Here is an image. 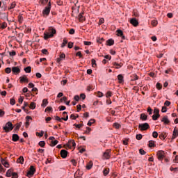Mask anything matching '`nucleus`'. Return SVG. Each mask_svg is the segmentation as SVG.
<instances>
[{"label":"nucleus","instance_id":"32","mask_svg":"<svg viewBox=\"0 0 178 178\" xmlns=\"http://www.w3.org/2000/svg\"><path fill=\"white\" fill-rule=\"evenodd\" d=\"M26 73H31V67L29 66L24 68Z\"/></svg>","mask_w":178,"mask_h":178},{"label":"nucleus","instance_id":"37","mask_svg":"<svg viewBox=\"0 0 178 178\" xmlns=\"http://www.w3.org/2000/svg\"><path fill=\"white\" fill-rule=\"evenodd\" d=\"M152 118L153 120H158L161 116H158V114H154Z\"/></svg>","mask_w":178,"mask_h":178},{"label":"nucleus","instance_id":"33","mask_svg":"<svg viewBox=\"0 0 178 178\" xmlns=\"http://www.w3.org/2000/svg\"><path fill=\"white\" fill-rule=\"evenodd\" d=\"M149 147L151 148L152 147H155V141L149 140Z\"/></svg>","mask_w":178,"mask_h":178},{"label":"nucleus","instance_id":"43","mask_svg":"<svg viewBox=\"0 0 178 178\" xmlns=\"http://www.w3.org/2000/svg\"><path fill=\"white\" fill-rule=\"evenodd\" d=\"M113 127H115V129H120V124L115 122L113 124Z\"/></svg>","mask_w":178,"mask_h":178},{"label":"nucleus","instance_id":"35","mask_svg":"<svg viewBox=\"0 0 178 178\" xmlns=\"http://www.w3.org/2000/svg\"><path fill=\"white\" fill-rule=\"evenodd\" d=\"M117 35H118V37H121L123 35V31L120 29L117 30Z\"/></svg>","mask_w":178,"mask_h":178},{"label":"nucleus","instance_id":"51","mask_svg":"<svg viewBox=\"0 0 178 178\" xmlns=\"http://www.w3.org/2000/svg\"><path fill=\"white\" fill-rule=\"evenodd\" d=\"M10 105H15V104H16V101L15 100V99H13V98L10 99Z\"/></svg>","mask_w":178,"mask_h":178},{"label":"nucleus","instance_id":"41","mask_svg":"<svg viewBox=\"0 0 178 178\" xmlns=\"http://www.w3.org/2000/svg\"><path fill=\"white\" fill-rule=\"evenodd\" d=\"M74 126L76 127V129H81L84 126L83 124H74Z\"/></svg>","mask_w":178,"mask_h":178},{"label":"nucleus","instance_id":"12","mask_svg":"<svg viewBox=\"0 0 178 178\" xmlns=\"http://www.w3.org/2000/svg\"><path fill=\"white\" fill-rule=\"evenodd\" d=\"M177 136H178V129H177V127H175L173 131L172 140H175V138H176Z\"/></svg>","mask_w":178,"mask_h":178},{"label":"nucleus","instance_id":"27","mask_svg":"<svg viewBox=\"0 0 178 178\" xmlns=\"http://www.w3.org/2000/svg\"><path fill=\"white\" fill-rule=\"evenodd\" d=\"M67 40L66 39V38H65L64 39H63V43H62V44H61V48H65V47H66V44H67Z\"/></svg>","mask_w":178,"mask_h":178},{"label":"nucleus","instance_id":"46","mask_svg":"<svg viewBox=\"0 0 178 178\" xmlns=\"http://www.w3.org/2000/svg\"><path fill=\"white\" fill-rule=\"evenodd\" d=\"M7 177H10L12 176V170H8L6 172Z\"/></svg>","mask_w":178,"mask_h":178},{"label":"nucleus","instance_id":"17","mask_svg":"<svg viewBox=\"0 0 178 178\" xmlns=\"http://www.w3.org/2000/svg\"><path fill=\"white\" fill-rule=\"evenodd\" d=\"M26 127H29V126H30V122H29V120H33V118L31 116H26Z\"/></svg>","mask_w":178,"mask_h":178},{"label":"nucleus","instance_id":"11","mask_svg":"<svg viewBox=\"0 0 178 178\" xmlns=\"http://www.w3.org/2000/svg\"><path fill=\"white\" fill-rule=\"evenodd\" d=\"M103 156H104V158H105V159H109V158H111V151L106 150L104 153Z\"/></svg>","mask_w":178,"mask_h":178},{"label":"nucleus","instance_id":"3","mask_svg":"<svg viewBox=\"0 0 178 178\" xmlns=\"http://www.w3.org/2000/svg\"><path fill=\"white\" fill-rule=\"evenodd\" d=\"M3 129L6 133H9L10 131H12V130H13V124L11 122H8L6 124V126L3 127Z\"/></svg>","mask_w":178,"mask_h":178},{"label":"nucleus","instance_id":"13","mask_svg":"<svg viewBox=\"0 0 178 178\" xmlns=\"http://www.w3.org/2000/svg\"><path fill=\"white\" fill-rule=\"evenodd\" d=\"M12 72L15 74H19V73H20V70L19 69V67H13Z\"/></svg>","mask_w":178,"mask_h":178},{"label":"nucleus","instance_id":"6","mask_svg":"<svg viewBox=\"0 0 178 178\" xmlns=\"http://www.w3.org/2000/svg\"><path fill=\"white\" fill-rule=\"evenodd\" d=\"M34 173H35V168H34V166L31 165L29 170L28 171L26 176L27 177H33V176H34Z\"/></svg>","mask_w":178,"mask_h":178},{"label":"nucleus","instance_id":"36","mask_svg":"<svg viewBox=\"0 0 178 178\" xmlns=\"http://www.w3.org/2000/svg\"><path fill=\"white\" fill-rule=\"evenodd\" d=\"M113 66L115 67V69H120L122 67V65L117 63H114Z\"/></svg>","mask_w":178,"mask_h":178},{"label":"nucleus","instance_id":"14","mask_svg":"<svg viewBox=\"0 0 178 178\" xmlns=\"http://www.w3.org/2000/svg\"><path fill=\"white\" fill-rule=\"evenodd\" d=\"M60 155H61V157L65 159V158L67 156V151H66L65 149H62L60 151Z\"/></svg>","mask_w":178,"mask_h":178},{"label":"nucleus","instance_id":"25","mask_svg":"<svg viewBox=\"0 0 178 178\" xmlns=\"http://www.w3.org/2000/svg\"><path fill=\"white\" fill-rule=\"evenodd\" d=\"M47 105H48V99H44L42 100V103L41 106H43V108H45V106H47Z\"/></svg>","mask_w":178,"mask_h":178},{"label":"nucleus","instance_id":"39","mask_svg":"<svg viewBox=\"0 0 178 178\" xmlns=\"http://www.w3.org/2000/svg\"><path fill=\"white\" fill-rule=\"evenodd\" d=\"M94 123H95V120H90L88 122V126H91L92 124H94Z\"/></svg>","mask_w":178,"mask_h":178},{"label":"nucleus","instance_id":"30","mask_svg":"<svg viewBox=\"0 0 178 178\" xmlns=\"http://www.w3.org/2000/svg\"><path fill=\"white\" fill-rule=\"evenodd\" d=\"M92 161H90L87 165H86V169H88V170H90V169H91V168H92Z\"/></svg>","mask_w":178,"mask_h":178},{"label":"nucleus","instance_id":"8","mask_svg":"<svg viewBox=\"0 0 178 178\" xmlns=\"http://www.w3.org/2000/svg\"><path fill=\"white\" fill-rule=\"evenodd\" d=\"M65 58H66V55L65 54V53H62L61 54H60L59 58H57V63H60V62H62V60L65 59Z\"/></svg>","mask_w":178,"mask_h":178},{"label":"nucleus","instance_id":"4","mask_svg":"<svg viewBox=\"0 0 178 178\" xmlns=\"http://www.w3.org/2000/svg\"><path fill=\"white\" fill-rule=\"evenodd\" d=\"M149 128V124L147 122L143 124H139L138 129L140 131H145V130H148Z\"/></svg>","mask_w":178,"mask_h":178},{"label":"nucleus","instance_id":"2","mask_svg":"<svg viewBox=\"0 0 178 178\" xmlns=\"http://www.w3.org/2000/svg\"><path fill=\"white\" fill-rule=\"evenodd\" d=\"M50 13H51V2L49 1L48 3V5L43 10L42 15L44 17H47V16L49 15Z\"/></svg>","mask_w":178,"mask_h":178},{"label":"nucleus","instance_id":"63","mask_svg":"<svg viewBox=\"0 0 178 178\" xmlns=\"http://www.w3.org/2000/svg\"><path fill=\"white\" fill-rule=\"evenodd\" d=\"M147 112H148L149 115H152V108H151V107H148Z\"/></svg>","mask_w":178,"mask_h":178},{"label":"nucleus","instance_id":"20","mask_svg":"<svg viewBox=\"0 0 178 178\" xmlns=\"http://www.w3.org/2000/svg\"><path fill=\"white\" fill-rule=\"evenodd\" d=\"M140 119L141 120L145 121V120H147L148 119V115H145L144 113H142V114H140Z\"/></svg>","mask_w":178,"mask_h":178},{"label":"nucleus","instance_id":"19","mask_svg":"<svg viewBox=\"0 0 178 178\" xmlns=\"http://www.w3.org/2000/svg\"><path fill=\"white\" fill-rule=\"evenodd\" d=\"M1 163L5 166V168H9V163L8 161H5V159H1Z\"/></svg>","mask_w":178,"mask_h":178},{"label":"nucleus","instance_id":"28","mask_svg":"<svg viewBox=\"0 0 178 178\" xmlns=\"http://www.w3.org/2000/svg\"><path fill=\"white\" fill-rule=\"evenodd\" d=\"M108 174H109V168H106L104 170H103V175L104 176H108Z\"/></svg>","mask_w":178,"mask_h":178},{"label":"nucleus","instance_id":"49","mask_svg":"<svg viewBox=\"0 0 178 178\" xmlns=\"http://www.w3.org/2000/svg\"><path fill=\"white\" fill-rule=\"evenodd\" d=\"M12 175V178H18L19 177V175H17V173L16 172H12L11 174Z\"/></svg>","mask_w":178,"mask_h":178},{"label":"nucleus","instance_id":"50","mask_svg":"<svg viewBox=\"0 0 178 178\" xmlns=\"http://www.w3.org/2000/svg\"><path fill=\"white\" fill-rule=\"evenodd\" d=\"M39 145H40V147H42V148H43V147H45V142L44 141H40L39 142Z\"/></svg>","mask_w":178,"mask_h":178},{"label":"nucleus","instance_id":"34","mask_svg":"<svg viewBox=\"0 0 178 178\" xmlns=\"http://www.w3.org/2000/svg\"><path fill=\"white\" fill-rule=\"evenodd\" d=\"M154 115H157V116H161V115L159 114V109L157 108H154Z\"/></svg>","mask_w":178,"mask_h":178},{"label":"nucleus","instance_id":"16","mask_svg":"<svg viewBox=\"0 0 178 178\" xmlns=\"http://www.w3.org/2000/svg\"><path fill=\"white\" fill-rule=\"evenodd\" d=\"M17 163H21V165H23L24 162V158L21 156H19L17 160Z\"/></svg>","mask_w":178,"mask_h":178},{"label":"nucleus","instance_id":"62","mask_svg":"<svg viewBox=\"0 0 178 178\" xmlns=\"http://www.w3.org/2000/svg\"><path fill=\"white\" fill-rule=\"evenodd\" d=\"M42 53L44 55H48V50L47 49H44L42 50Z\"/></svg>","mask_w":178,"mask_h":178},{"label":"nucleus","instance_id":"52","mask_svg":"<svg viewBox=\"0 0 178 178\" xmlns=\"http://www.w3.org/2000/svg\"><path fill=\"white\" fill-rule=\"evenodd\" d=\"M158 24V21L154 19L152 21V25L154 26V27H155V26H156Z\"/></svg>","mask_w":178,"mask_h":178},{"label":"nucleus","instance_id":"38","mask_svg":"<svg viewBox=\"0 0 178 178\" xmlns=\"http://www.w3.org/2000/svg\"><path fill=\"white\" fill-rule=\"evenodd\" d=\"M16 6V3L15 2H13L10 3V7H8V9H14Z\"/></svg>","mask_w":178,"mask_h":178},{"label":"nucleus","instance_id":"18","mask_svg":"<svg viewBox=\"0 0 178 178\" xmlns=\"http://www.w3.org/2000/svg\"><path fill=\"white\" fill-rule=\"evenodd\" d=\"M113 44H115V40L113 39H108L106 40V45L112 46Z\"/></svg>","mask_w":178,"mask_h":178},{"label":"nucleus","instance_id":"5","mask_svg":"<svg viewBox=\"0 0 178 178\" xmlns=\"http://www.w3.org/2000/svg\"><path fill=\"white\" fill-rule=\"evenodd\" d=\"M166 153L163 150H159L157 152V158L159 161H163V158H165Z\"/></svg>","mask_w":178,"mask_h":178},{"label":"nucleus","instance_id":"44","mask_svg":"<svg viewBox=\"0 0 178 178\" xmlns=\"http://www.w3.org/2000/svg\"><path fill=\"white\" fill-rule=\"evenodd\" d=\"M5 72H6V73H7V74H9V73H11V72H12V68L7 67L5 69Z\"/></svg>","mask_w":178,"mask_h":178},{"label":"nucleus","instance_id":"64","mask_svg":"<svg viewBox=\"0 0 178 178\" xmlns=\"http://www.w3.org/2000/svg\"><path fill=\"white\" fill-rule=\"evenodd\" d=\"M73 42H68V48H70V49H72V48H73Z\"/></svg>","mask_w":178,"mask_h":178},{"label":"nucleus","instance_id":"48","mask_svg":"<svg viewBox=\"0 0 178 178\" xmlns=\"http://www.w3.org/2000/svg\"><path fill=\"white\" fill-rule=\"evenodd\" d=\"M139 153L140 154V155H145L147 154V152H145L143 149H140Z\"/></svg>","mask_w":178,"mask_h":178},{"label":"nucleus","instance_id":"42","mask_svg":"<svg viewBox=\"0 0 178 178\" xmlns=\"http://www.w3.org/2000/svg\"><path fill=\"white\" fill-rule=\"evenodd\" d=\"M30 109H35V104L34 102H31L29 106Z\"/></svg>","mask_w":178,"mask_h":178},{"label":"nucleus","instance_id":"45","mask_svg":"<svg viewBox=\"0 0 178 178\" xmlns=\"http://www.w3.org/2000/svg\"><path fill=\"white\" fill-rule=\"evenodd\" d=\"M156 87L157 90H162V84H161L160 83H157Z\"/></svg>","mask_w":178,"mask_h":178},{"label":"nucleus","instance_id":"1","mask_svg":"<svg viewBox=\"0 0 178 178\" xmlns=\"http://www.w3.org/2000/svg\"><path fill=\"white\" fill-rule=\"evenodd\" d=\"M56 34V30L54 27L51 26L49 28V31L44 33V40H48V38H52L54 35Z\"/></svg>","mask_w":178,"mask_h":178},{"label":"nucleus","instance_id":"40","mask_svg":"<svg viewBox=\"0 0 178 178\" xmlns=\"http://www.w3.org/2000/svg\"><path fill=\"white\" fill-rule=\"evenodd\" d=\"M91 62H92V67H97V63L95 61V59L92 58L91 60Z\"/></svg>","mask_w":178,"mask_h":178},{"label":"nucleus","instance_id":"7","mask_svg":"<svg viewBox=\"0 0 178 178\" xmlns=\"http://www.w3.org/2000/svg\"><path fill=\"white\" fill-rule=\"evenodd\" d=\"M130 23L132 26H134V27H137V26H138V21L136 18H131L130 19Z\"/></svg>","mask_w":178,"mask_h":178},{"label":"nucleus","instance_id":"53","mask_svg":"<svg viewBox=\"0 0 178 178\" xmlns=\"http://www.w3.org/2000/svg\"><path fill=\"white\" fill-rule=\"evenodd\" d=\"M76 56H79V58H83V54H81V51L76 52Z\"/></svg>","mask_w":178,"mask_h":178},{"label":"nucleus","instance_id":"55","mask_svg":"<svg viewBox=\"0 0 178 178\" xmlns=\"http://www.w3.org/2000/svg\"><path fill=\"white\" fill-rule=\"evenodd\" d=\"M136 80H138V76L137 74L133 76L132 81H136Z\"/></svg>","mask_w":178,"mask_h":178},{"label":"nucleus","instance_id":"21","mask_svg":"<svg viewBox=\"0 0 178 178\" xmlns=\"http://www.w3.org/2000/svg\"><path fill=\"white\" fill-rule=\"evenodd\" d=\"M69 147L76 148V142H74V140H71L69 141Z\"/></svg>","mask_w":178,"mask_h":178},{"label":"nucleus","instance_id":"47","mask_svg":"<svg viewBox=\"0 0 178 178\" xmlns=\"http://www.w3.org/2000/svg\"><path fill=\"white\" fill-rule=\"evenodd\" d=\"M24 99V97L20 96V97H19V99H18V102H19V104H23Z\"/></svg>","mask_w":178,"mask_h":178},{"label":"nucleus","instance_id":"31","mask_svg":"<svg viewBox=\"0 0 178 178\" xmlns=\"http://www.w3.org/2000/svg\"><path fill=\"white\" fill-rule=\"evenodd\" d=\"M118 79L120 83H123V75L119 74L118 76Z\"/></svg>","mask_w":178,"mask_h":178},{"label":"nucleus","instance_id":"9","mask_svg":"<svg viewBox=\"0 0 178 178\" xmlns=\"http://www.w3.org/2000/svg\"><path fill=\"white\" fill-rule=\"evenodd\" d=\"M161 122H164V124H169L170 123V120L168 118V115H165L162 119Z\"/></svg>","mask_w":178,"mask_h":178},{"label":"nucleus","instance_id":"56","mask_svg":"<svg viewBox=\"0 0 178 178\" xmlns=\"http://www.w3.org/2000/svg\"><path fill=\"white\" fill-rule=\"evenodd\" d=\"M51 111H52V107L48 106V107L46 108L44 112H47V111L48 112H51Z\"/></svg>","mask_w":178,"mask_h":178},{"label":"nucleus","instance_id":"54","mask_svg":"<svg viewBox=\"0 0 178 178\" xmlns=\"http://www.w3.org/2000/svg\"><path fill=\"white\" fill-rule=\"evenodd\" d=\"M106 97L107 98H109L110 97H112V92L108 91V92H106Z\"/></svg>","mask_w":178,"mask_h":178},{"label":"nucleus","instance_id":"61","mask_svg":"<svg viewBox=\"0 0 178 178\" xmlns=\"http://www.w3.org/2000/svg\"><path fill=\"white\" fill-rule=\"evenodd\" d=\"M104 22H105V19L104 18H100L99 21V26H101V24H103Z\"/></svg>","mask_w":178,"mask_h":178},{"label":"nucleus","instance_id":"57","mask_svg":"<svg viewBox=\"0 0 178 178\" xmlns=\"http://www.w3.org/2000/svg\"><path fill=\"white\" fill-rule=\"evenodd\" d=\"M168 111V108H166V106H163L162 109H161V112H163V113H166Z\"/></svg>","mask_w":178,"mask_h":178},{"label":"nucleus","instance_id":"10","mask_svg":"<svg viewBox=\"0 0 178 178\" xmlns=\"http://www.w3.org/2000/svg\"><path fill=\"white\" fill-rule=\"evenodd\" d=\"M19 80L20 83H29V79H27V76H26V75L19 77Z\"/></svg>","mask_w":178,"mask_h":178},{"label":"nucleus","instance_id":"60","mask_svg":"<svg viewBox=\"0 0 178 178\" xmlns=\"http://www.w3.org/2000/svg\"><path fill=\"white\" fill-rule=\"evenodd\" d=\"M86 130L88 131H85L86 134H90V131H91V128L86 127Z\"/></svg>","mask_w":178,"mask_h":178},{"label":"nucleus","instance_id":"24","mask_svg":"<svg viewBox=\"0 0 178 178\" xmlns=\"http://www.w3.org/2000/svg\"><path fill=\"white\" fill-rule=\"evenodd\" d=\"M22 127V122H19V123L15 124V127L14 129V131H16V130H19Z\"/></svg>","mask_w":178,"mask_h":178},{"label":"nucleus","instance_id":"26","mask_svg":"<svg viewBox=\"0 0 178 178\" xmlns=\"http://www.w3.org/2000/svg\"><path fill=\"white\" fill-rule=\"evenodd\" d=\"M58 141L57 140L50 141V146L55 147L58 144Z\"/></svg>","mask_w":178,"mask_h":178},{"label":"nucleus","instance_id":"29","mask_svg":"<svg viewBox=\"0 0 178 178\" xmlns=\"http://www.w3.org/2000/svg\"><path fill=\"white\" fill-rule=\"evenodd\" d=\"M0 27L3 30L4 29H6V27H8V24L6 22H3L0 24Z\"/></svg>","mask_w":178,"mask_h":178},{"label":"nucleus","instance_id":"59","mask_svg":"<svg viewBox=\"0 0 178 178\" xmlns=\"http://www.w3.org/2000/svg\"><path fill=\"white\" fill-rule=\"evenodd\" d=\"M152 137H154V138H156L158 137V132L154 131L152 133Z\"/></svg>","mask_w":178,"mask_h":178},{"label":"nucleus","instance_id":"58","mask_svg":"<svg viewBox=\"0 0 178 178\" xmlns=\"http://www.w3.org/2000/svg\"><path fill=\"white\" fill-rule=\"evenodd\" d=\"M136 140H141L143 138V135L141 134H137L136 136Z\"/></svg>","mask_w":178,"mask_h":178},{"label":"nucleus","instance_id":"15","mask_svg":"<svg viewBox=\"0 0 178 178\" xmlns=\"http://www.w3.org/2000/svg\"><path fill=\"white\" fill-rule=\"evenodd\" d=\"M19 138H20L19 137V135L15 134H13V136H12V140L14 141L15 143H16V141H19Z\"/></svg>","mask_w":178,"mask_h":178},{"label":"nucleus","instance_id":"22","mask_svg":"<svg viewBox=\"0 0 178 178\" xmlns=\"http://www.w3.org/2000/svg\"><path fill=\"white\" fill-rule=\"evenodd\" d=\"M63 115L65 116V118H61L63 120H65V122H67V120L69 119V116L67 115V113L66 111H64L63 113Z\"/></svg>","mask_w":178,"mask_h":178},{"label":"nucleus","instance_id":"23","mask_svg":"<svg viewBox=\"0 0 178 178\" xmlns=\"http://www.w3.org/2000/svg\"><path fill=\"white\" fill-rule=\"evenodd\" d=\"M84 13H81L79 16H78V19L79 20V22H83L84 21V16H83Z\"/></svg>","mask_w":178,"mask_h":178}]
</instances>
